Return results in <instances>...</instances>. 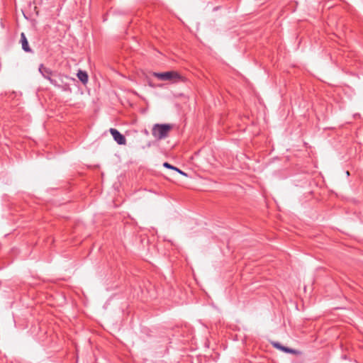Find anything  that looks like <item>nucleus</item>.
I'll use <instances>...</instances> for the list:
<instances>
[{
    "label": "nucleus",
    "instance_id": "obj_1",
    "mask_svg": "<svg viewBox=\"0 0 363 363\" xmlns=\"http://www.w3.org/2000/svg\"><path fill=\"white\" fill-rule=\"evenodd\" d=\"M173 128L172 124L156 123L152 128V135L157 140H163L168 137L170 130Z\"/></svg>",
    "mask_w": 363,
    "mask_h": 363
},
{
    "label": "nucleus",
    "instance_id": "obj_2",
    "mask_svg": "<svg viewBox=\"0 0 363 363\" xmlns=\"http://www.w3.org/2000/svg\"><path fill=\"white\" fill-rule=\"evenodd\" d=\"M152 75L161 81H175L179 79V75L173 71L166 72H153Z\"/></svg>",
    "mask_w": 363,
    "mask_h": 363
},
{
    "label": "nucleus",
    "instance_id": "obj_3",
    "mask_svg": "<svg viewBox=\"0 0 363 363\" xmlns=\"http://www.w3.org/2000/svg\"><path fill=\"white\" fill-rule=\"evenodd\" d=\"M39 72L43 75V77L49 80V82L54 85L55 86H60V84L54 79L52 78L55 74L50 69L45 67L43 64H41L39 67Z\"/></svg>",
    "mask_w": 363,
    "mask_h": 363
},
{
    "label": "nucleus",
    "instance_id": "obj_4",
    "mask_svg": "<svg viewBox=\"0 0 363 363\" xmlns=\"http://www.w3.org/2000/svg\"><path fill=\"white\" fill-rule=\"evenodd\" d=\"M110 133L111 135L113 136L114 140L118 144V145H125L126 143V139L123 135H122L118 130L115 128H111Z\"/></svg>",
    "mask_w": 363,
    "mask_h": 363
},
{
    "label": "nucleus",
    "instance_id": "obj_5",
    "mask_svg": "<svg viewBox=\"0 0 363 363\" xmlns=\"http://www.w3.org/2000/svg\"><path fill=\"white\" fill-rule=\"evenodd\" d=\"M21 43L22 45V49L26 52H31L32 50L28 45V42L27 38L24 33H21Z\"/></svg>",
    "mask_w": 363,
    "mask_h": 363
},
{
    "label": "nucleus",
    "instance_id": "obj_6",
    "mask_svg": "<svg viewBox=\"0 0 363 363\" xmlns=\"http://www.w3.org/2000/svg\"><path fill=\"white\" fill-rule=\"evenodd\" d=\"M273 345L276 348L279 349L281 351H284L287 353H291V354H299L301 353L299 351L282 346L279 342H275Z\"/></svg>",
    "mask_w": 363,
    "mask_h": 363
},
{
    "label": "nucleus",
    "instance_id": "obj_7",
    "mask_svg": "<svg viewBox=\"0 0 363 363\" xmlns=\"http://www.w3.org/2000/svg\"><path fill=\"white\" fill-rule=\"evenodd\" d=\"M77 77L83 84H86L89 80V76L86 71L79 69L77 74Z\"/></svg>",
    "mask_w": 363,
    "mask_h": 363
},
{
    "label": "nucleus",
    "instance_id": "obj_8",
    "mask_svg": "<svg viewBox=\"0 0 363 363\" xmlns=\"http://www.w3.org/2000/svg\"><path fill=\"white\" fill-rule=\"evenodd\" d=\"M163 166H164V167H167V168H169V169H174V170H176L177 172H178L179 174H182V170H181V169H179V168H177V167H173L172 165H171V164H169L168 162H164V163L163 164Z\"/></svg>",
    "mask_w": 363,
    "mask_h": 363
},
{
    "label": "nucleus",
    "instance_id": "obj_9",
    "mask_svg": "<svg viewBox=\"0 0 363 363\" xmlns=\"http://www.w3.org/2000/svg\"><path fill=\"white\" fill-rule=\"evenodd\" d=\"M60 87H61L64 91H67V90H69V89H69V86H68L67 84H65V85H64V86H61V85H60Z\"/></svg>",
    "mask_w": 363,
    "mask_h": 363
},
{
    "label": "nucleus",
    "instance_id": "obj_10",
    "mask_svg": "<svg viewBox=\"0 0 363 363\" xmlns=\"http://www.w3.org/2000/svg\"><path fill=\"white\" fill-rule=\"evenodd\" d=\"M346 174H347V175H349V174H350V173H349V172H348V171L346 172Z\"/></svg>",
    "mask_w": 363,
    "mask_h": 363
}]
</instances>
